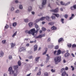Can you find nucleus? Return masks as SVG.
<instances>
[{"label":"nucleus","instance_id":"obj_1","mask_svg":"<svg viewBox=\"0 0 76 76\" xmlns=\"http://www.w3.org/2000/svg\"><path fill=\"white\" fill-rule=\"evenodd\" d=\"M35 33V28H33L31 29V30L28 31V34H31L32 35H34Z\"/></svg>","mask_w":76,"mask_h":76},{"label":"nucleus","instance_id":"obj_2","mask_svg":"<svg viewBox=\"0 0 76 76\" xmlns=\"http://www.w3.org/2000/svg\"><path fill=\"white\" fill-rule=\"evenodd\" d=\"M47 3V0H43L42 2V5H40L39 6V8L40 9H42L44 8V5H45Z\"/></svg>","mask_w":76,"mask_h":76},{"label":"nucleus","instance_id":"obj_3","mask_svg":"<svg viewBox=\"0 0 76 76\" xmlns=\"http://www.w3.org/2000/svg\"><path fill=\"white\" fill-rule=\"evenodd\" d=\"M61 56H58L56 57L54 59L56 60L57 61L58 63L61 61Z\"/></svg>","mask_w":76,"mask_h":76},{"label":"nucleus","instance_id":"obj_4","mask_svg":"<svg viewBox=\"0 0 76 76\" xmlns=\"http://www.w3.org/2000/svg\"><path fill=\"white\" fill-rule=\"evenodd\" d=\"M61 72L62 73V76H65L66 75V72L65 71V69L64 68H62L61 69Z\"/></svg>","mask_w":76,"mask_h":76},{"label":"nucleus","instance_id":"obj_5","mask_svg":"<svg viewBox=\"0 0 76 76\" xmlns=\"http://www.w3.org/2000/svg\"><path fill=\"white\" fill-rule=\"evenodd\" d=\"M8 71L10 72V75H13L14 73V71L12 70V67L11 66L9 68Z\"/></svg>","mask_w":76,"mask_h":76},{"label":"nucleus","instance_id":"obj_6","mask_svg":"<svg viewBox=\"0 0 76 76\" xmlns=\"http://www.w3.org/2000/svg\"><path fill=\"white\" fill-rule=\"evenodd\" d=\"M50 12H54V13H58V8H57L55 10H50Z\"/></svg>","mask_w":76,"mask_h":76},{"label":"nucleus","instance_id":"obj_7","mask_svg":"<svg viewBox=\"0 0 76 76\" xmlns=\"http://www.w3.org/2000/svg\"><path fill=\"white\" fill-rule=\"evenodd\" d=\"M70 9L72 10H74L76 9V5H74L73 6L71 7Z\"/></svg>","mask_w":76,"mask_h":76},{"label":"nucleus","instance_id":"obj_8","mask_svg":"<svg viewBox=\"0 0 76 76\" xmlns=\"http://www.w3.org/2000/svg\"><path fill=\"white\" fill-rule=\"evenodd\" d=\"M57 53H56V55L57 56H58L59 55H60L61 53V50H58L57 51Z\"/></svg>","mask_w":76,"mask_h":76},{"label":"nucleus","instance_id":"obj_9","mask_svg":"<svg viewBox=\"0 0 76 76\" xmlns=\"http://www.w3.org/2000/svg\"><path fill=\"white\" fill-rule=\"evenodd\" d=\"M57 29V27L55 26H53L51 28V30L52 31H54L56 30Z\"/></svg>","mask_w":76,"mask_h":76},{"label":"nucleus","instance_id":"obj_10","mask_svg":"<svg viewBox=\"0 0 76 76\" xmlns=\"http://www.w3.org/2000/svg\"><path fill=\"white\" fill-rule=\"evenodd\" d=\"M38 48V46L36 45L34 46V51H37V48Z\"/></svg>","mask_w":76,"mask_h":76},{"label":"nucleus","instance_id":"obj_11","mask_svg":"<svg viewBox=\"0 0 76 76\" xmlns=\"http://www.w3.org/2000/svg\"><path fill=\"white\" fill-rule=\"evenodd\" d=\"M4 55V53L2 51H1L0 52V57H3Z\"/></svg>","mask_w":76,"mask_h":76},{"label":"nucleus","instance_id":"obj_12","mask_svg":"<svg viewBox=\"0 0 76 76\" xmlns=\"http://www.w3.org/2000/svg\"><path fill=\"white\" fill-rule=\"evenodd\" d=\"M15 45H16V44H15V43H11V48H13V47H14Z\"/></svg>","mask_w":76,"mask_h":76},{"label":"nucleus","instance_id":"obj_13","mask_svg":"<svg viewBox=\"0 0 76 76\" xmlns=\"http://www.w3.org/2000/svg\"><path fill=\"white\" fill-rule=\"evenodd\" d=\"M64 41V40H63V38H60L58 40V42L60 43V42H62V41Z\"/></svg>","mask_w":76,"mask_h":76},{"label":"nucleus","instance_id":"obj_14","mask_svg":"<svg viewBox=\"0 0 76 76\" xmlns=\"http://www.w3.org/2000/svg\"><path fill=\"white\" fill-rule=\"evenodd\" d=\"M35 27L36 28L37 31H39V26L38 25H36Z\"/></svg>","mask_w":76,"mask_h":76},{"label":"nucleus","instance_id":"obj_15","mask_svg":"<svg viewBox=\"0 0 76 76\" xmlns=\"http://www.w3.org/2000/svg\"><path fill=\"white\" fill-rule=\"evenodd\" d=\"M70 56V54L69 53H66L64 55V56L65 57H68V56Z\"/></svg>","mask_w":76,"mask_h":76},{"label":"nucleus","instance_id":"obj_16","mask_svg":"<svg viewBox=\"0 0 76 76\" xmlns=\"http://www.w3.org/2000/svg\"><path fill=\"white\" fill-rule=\"evenodd\" d=\"M53 15H55L56 17H57V18H58L59 16H60V15H59V14H54L53 13Z\"/></svg>","mask_w":76,"mask_h":76},{"label":"nucleus","instance_id":"obj_17","mask_svg":"<svg viewBox=\"0 0 76 76\" xmlns=\"http://www.w3.org/2000/svg\"><path fill=\"white\" fill-rule=\"evenodd\" d=\"M13 67L14 69H17L19 67V66H18V65H16L15 66H13Z\"/></svg>","mask_w":76,"mask_h":76},{"label":"nucleus","instance_id":"obj_18","mask_svg":"<svg viewBox=\"0 0 76 76\" xmlns=\"http://www.w3.org/2000/svg\"><path fill=\"white\" fill-rule=\"evenodd\" d=\"M28 25L30 28H31V27L32 26V25H33V23L31 22L30 23H29Z\"/></svg>","mask_w":76,"mask_h":76},{"label":"nucleus","instance_id":"obj_19","mask_svg":"<svg viewBox=\"0 0 76 76\" xmlns=\"http://www.w3.org/2000/svg\"><path fill=\"white\" fill-rule=\"evenodd\" d=\"M46 18L47 20L49 21L50 20V18L48 16H47L46 17Z\"/></svg>","mask_w":76,"mask_h":76},{"label":"nucleus","instance_id":"obj_20","mask_svg":"<svg viewBox=\"0 0 76 76\" xmlns=\"http://www.w3.org/2000/svg\"><path fill=\"white\" fill-rule=\"evenodd\" d=\"M45 19V17H42L40 19H39V20H44Z\"/></svg>","mask_w":76,"mask_h":76},{"label":"nucleus","instance_id":"obj_21","mask_svg":"<svg viewBox=\"0 0 76 76\" xmlns=\"http://www.w3.org/2000/svg\"><path fill=\"white\" fill-rule=\"evenodd\" d=\"M32 10V7H29L28 8V11L30 12Z\"/></svg>","mask_w":76,"mask_h":76},{"label":"nucleus","instance_id":"obj_22","mask_svg":"<svg viewBox=\"0 0 76 76\" xmlns=\"http://www.w3.org/2000/svg\"><path fill=\"white\" fill-rule=\"evenodd\" d=\"M18 64L19 66H20L21 65V61H19L18 62Z\"/></svg>","mask_w":76,"mask_h":76},{"label":"nucleus","instance_id":"obj_23","mask_svg":"<svg viewBox=\"0 0 76 76\" xmlns=\"http://www.w3.org/2000/svg\"><path fill=\"white\" fill-rule=\"evenodd\" d=\"M17 34V31H16L14 34L12 35V37H15V35Z\"/></svg>","mask_w":76,"mask_h":76},{"label":"nucleus","instance_id":"obj_24","mask_svg":"<svg viewBox=\"0 0 76 76\" xmlns=\"http://www.w3.org/2000/svg\"><path fill=\"white\" fill-rule=\"evenodd\" d=\"M49 25H51L53 26V25H54V23L53 22H51V23H48Z\"/></svg>","mask_w":76,"mask_h":76},{"label":"nucleus","instance_id":"obj_25","mask_svg":"<svg viewBox=\"0 0 76 76\" xmlns=\"http://www.w3.org/2000/svg\"><path fill=\"white\" fill-rule=\"evenodd\" d=\"M16 25H17V23L16 22H15L12 24L13 26H16Z\"/></svg>","mask_w":76,"mask_h":76},{"label":"nucleus","instance_id":"obj_26","mask_svg":"<svg viewBox=\"0 0 76 76\" xmlns=\"http://www.w3.org/2000/svg\"><path fill=\"white\" fill-rule=\"evenodd\" d=\"M40 58V57H38L37 58H35V61H39V58Z\"/></svg>","mask_w":76,"mask_h":76},{"label":"nucleus","instance_id":"obj_27","mask_svg":"<svg viewBox=\"0 0 76 76\" xmlns=\"http://www.w3.org/2000/svg\"><path fill=\"white\" fill-rule=\"evenodd\" d=\"M44 76H48V72H45L44 73Z\"/></svg>","mask_w":76,"mask_h":76},{"label":"nucleus","instance_id":"obj_28","mask_svg":"<svg viewBox=\"0 0 76 76\" xmlns=\"http://www.w3.org/2000/svg\"><path fill=\"white\" fill-rule=\"evenodd\" d=\"M64 19L63 18H61V22H62V23H64Z\"/></svg>","mask_w":76,"mask_h":76},{"label":"nucleus","instance_id":"obj_29","mask_svg":"<svg viewBox=\"0 0 76 76\" xmlns=\"http://www.w3.org/2000/svg\"><path fill=\"white\" fill-rule=\"evenodd\" d=\"M42 36L41 35H39V36L36 37V38H42Z\"/></svg>","mask_w":76,"mask_h":76},{"label":"nucleus","instance_id":"obj_30","mask_svg":"<svg viewBox=\"0 0 76 76\" xmlns=\"http://www.w3.org/2000/svg\"><path fill=\"white\" fill-rule=\"evenodd\" d=\"M54 60H55V63L56 64H58V61L57 60H56V59H54Z\"/></svg>","mask_w":76,"mask_h":76},{"label":"nucleus","instance_id":"obj_31","mask_svg":"<svg viewBox=\"0 0 76 76\" xmlns=\"http://www.w3.org/2000/svg\"><path fill=\"white\" fill-rule=\"evenodd\" d=\"M19 8L20 9H23V7H22V5L21 4L20 5Z\"/></svg>","mask_w":76,"mask_h":76},{"label":"nucleus","instance_id":"obj_32","mask_svg":"<svg viewBox=\"0 0 76 76\" xmlns=\"http://www.w3.org/2000/svg\"><path fill=\"white\" fill-rule=\"evenodd\" d=\"M28 20H28V19H26L24 20V21H25V22H28Z\"/></svg>","mask_w":76,"mask_h":76},{"label":"nucleus","instance_id":"obj_33","mask_svg":"<svg viewBox=\"0 0 76 76\" xmlns=\"http://www.w3.org/2000/svg\"><path fill=\"white\" fill-rule=\"evenodd\" d=\"M67 46H68V47H69V48H70V47H72V44H69V45H67Z\"/></svg>","mask_w":76,"mask_h":76},{"label":"nucleus","instance_id":"obj_34","mask_svg":"<svg viewBox=\"0 0 76 76\" xmlns=\"http://www.w3.org/2000/svg\"><path fill=\"white\" fill-rule=\"evenodd\" d=\"M55 69H51V71L52 72V73H54V72H55Z\"/></svg>","mask_w":76,"mask_h":76},{"label":"nucleus","instance_id":"obj_35","mask_svg":"<svg viewBox=\"0 0 76 76\" xmlns=\"http://www.w3.org/2000/svg\"><path fill=\"white\" fill-rule=\"evenodd\" d=\"M58 45H57L55 47V49H56V50H57V49H58Z\"/></svg>","mask_w":76,"mask_h":76},{"label":"nucleus","instance_id":"obj_36","mask_svg":"<svg viewBox=\"0 0 76 76\" xmlns=\"http://www.w3.org/2000/svg\"><path fill=\"white\" fill-rule=\"evenodd\" d=\"M41 73V72L39 71L37 74V75H40Z\"/></svg>","mask_w":76,"mask_h":76},{"label":"nucleus","instance_id":"obj_37","mask_svg":"<svg viewBox=\"0 0 76 76\" xmlns=\"http://www.w3.org/2000/svg\"><path fill=\"white\" fill-rule=\"evenodd\" d=\"M42 31H46V29L44 27H42Z\"/></svg>","mask_w":76,"mask_h":76},{"label":"nucleus","instance_id":"obj_38","mask_svg":"<svg viewBox=\"0 0 76 76\" xmlns=\"http://www.w3.org/2000/svg\"><path fill=\"white\" fill-rule=\"evenodd\" d=\"M64 17L65 18L67 19L68 17V15L67 14H65L64 15Z\"/></svg>","mask_w":76,"mask_h":76},{"label":"nucleus","instance_id":"obj_39","mask_svg":"<svg viewBox=\"0 0 76 76\" xmlns=\"http://www.w3.org/2000/svg\"><path fill=\"white\" fill-rule=\"evenodd\" d=\"M72 48H75V47H76V45L73 44L72 45Z\"/></svg>","mask_w":76,"mask_h":76},{"label":"nucleus","instance_id":"obj_40","mask_svg":"<svg viewBox=\"0 0 76 76\" xmlns=\"http://www.w3.org/2000/svg\"><path fill=\"white\" fill-rule=\"evenodd\" d=\"M21 48L22 51H23L24 50H26V49H25V48L22 47Z\"/></svg>","mask_w":76,"mask_h":76},{"label":"nucleus","instance_id":"obj_41","mask_svg":"<svg viewBox=\"0 0 76 76\" xmlns=\"http://www.w3.org/2000/svg\"><path fill=\"white\" fill-rule=\"evenodd\" d=\"M5 28L7 29L9 28V26L7 24H6V26L5 27Z\"/></svg>","mask_w":76,"mask_h":76},{"label":"nucleus","instance_id":"obj_42","mask_svg":"<svg viewBox=\"0 0 76 76\" xmlns=\"http://www.w3.org/2000/svg\"><path fill=\"white\" fill-rule=\"evenodd\" d=\"M47 50H46L45 52H44L43 53V55H44L46 53H47Z\"/></svg>","mask_w":76,"mask_h":76},{"label":"nucleus","instance_id":"obj_43","mask_svg":"<svg viewBox=\"0 0 76 76\" xmlns=\"http://www.w3.org/2000/svg\"><path fill=\"white\" fill-rule=\"evenodd\" d=\"M39 21H40V20H39V19L36 20L35 22H36V23H37V22H38Z\"/></svg>","mask_w":76,"mask_h":76},{"label":"nucleus","instance_id":"obj_44","mask_svg":"<svg viewBox=\"0 0 76 76\" xmlns=\"http://www.w3.org/2000/svg\"><path fill=\"white\" fill-rule=\"evenodd\" d=\"M9 59L10 60H12V57L11 56H9Z\"/></svg>","mask_w":76,"mask_h":76},{"label":"nucleus","instance_id":"obj_45","mask_svg":"<svg viewBox=\"0 0 76 76\" xmlns=\"http://www.w3.org/2000/svg\"><path fill=\"white\" fill-rule=\"evenodd\" d=\"M71 68H72V70H75V68L73 67V66H71Z\"/></svg>","mask_w":76,"mask_h":76},{"label":"nucleus","instance_id":"obj_46","mask_svg":"<svg viewBox=\"0 0 76 76\" xmlns=\"http://www.w3.org/2000/svg\"><path fill=\"white\" fill-rule=\"evenodd\" d=\"M60 3L61 5H64V3H63V2L62 1H61Z\"/></svg>","mask_w":76,"mask_h":76},{"label":"nucleus","instance_id":"obj_47","mask_svg":"<svg viewBox=\"0 0 76 76\" xmlns=\"http://www.w3.org/2000/svg\"><path fill=\"white\" fill-rule=\"evenodd\" d=\"M52 19H54L56 18V17H55V16H54L53 15L52 16Z\"/></svg>","mask_w":76,"mask_h":76},{"label":"nucleus","instance_id":"obj_48","mask_svg":"<svg viewBox=\"0 0 76 76\" xmlns=\"http://www.w3.org/2000/svg\"><path fill=\"white\" fill-rule=\"evenodd\" d=\"M50 41H51V39L50 38H49L48 39V42H50Z\"/></svg>","mask_w":76,"mask_h":76},{"label":"nucleus","instance_id":"obj_49","mask_svg":"<svg viewBox=\"0 0 76 76\" xmlns=\"http://www.w3.org/2000/svg\"><path fill=\"white\" fill-rule=\"evenodd\" d=\"M5 42H6V40H3L2 41V43L3 44H4V43H5Z\"/></svg>","mask_w":76,"mask_h":76},{"label":"nucleus","instance_id":"obj_50","mask_svg":"<svg viewBox=\"0 0 76 76\" xmlns=\"http://www.w3.org/2000/svg\"><path fill=\"white\" fill-rule=\"evenodd\" d=\"M22 48H20L19 49V51H20V52L22 51Z\"/></svg>","mask_w":76,"mask_h":76},{"label":"nucleus","instance_id":"obj_51","mask_svg":"<svg viewBox=\"0 0 76 76\" xmlns=\"http://www.w3.org/2000/svg\"><path fill=\"white\" fill-rule=\"evenodd\" d=\"M32 56H30L28 57V58H29V59H31V58H32Z\"/></svg>","mask_w":76,"mask_h":76},{"label":"nucleus","instance_id":"obj_52","mask_svg":"<svg viewBox=\"0 0 76 76\" xmlns=\"http://www.w3.org/2000/svg\"><path fill=\"white\" fill-rule=\"evenodd\" d=\"M71 55L73 57H75V55H74V54H73V53H72L71 54Z\"/></svg>","mask_w":76,"mask_h":76},{"label":"nucleus","instance_id":"obj_53","mask_svg":"<svg viewBox=\"0 0 76 76\" xmlns=\"http://www.w3.org/2000/svg\"><path fill=\"white\" fill-rule=\"evenodd\" d=\"M65 69V70H68V67H66Z\"/></svg>","mask_w":76,"mask_h":76},{"label":"nucleus","instance_id":"obj_54","mask_svg":"<svg viewBox=\"0 0 76 76\" xmlns=\"http://www.w3.org/2000/svg\"><path fill=\"white\" fill-rule=\"evenodd\" d=\"M16 13H19V10H17V11H16V12H15Z\"/></svg>","mask_w":76,"mask_h":76},{"label":"nucleus","instance_id":"obj_55","mask_svg":"<svg viewBox=\"0 0 76 76\" xmlns=\"http://www.w3.org/2000/svg\"><path fill=\"white\" fill-rule=\"evenodd\" d=\"M56 53H57V50H56L54 51V54H56Z\"/></svg>","mask_w":76,"mask_h":76},{"label":"nucleus","instance_id":"obj_56","mask_svg":"<svg viewBox=\"0 0 76 76\" xmlns=\"http://www.w3.org/2000/svg\"><path fill=\"white\" fill-rule=\"evenodd\" d=\"M31 75V73H30V74L27 75V76H30Z\"/></svg>","mask_w":76,"mask_h":76},{"label":"nucleus","instance_id":"obj_57","mask_svg":"<svg viewBox=\"0 0 76 76\" xmlns=\"http://www.w3.org/2000/svg\"><path fill=\"white\" fill-rule=\"evenodd\" d=\"M73 18L72 17H71L69 18V20H71V19H73Z\"/></svg>","mask_w":76,"mask_h":76},{"label":"nucleus","instance_id":"obj_58","mask_svg":"<svg viewBox=\"0 0 76 76\" xmlns=\"http://www.w3.org/2000/svg\"><path fill=\"white\" fill-rule=\"evenodd\" d=\"M28 53H30V54H32V52L31 51H29L28 52Z\"/></svg>","mask_w":76,"mask_h":76},{"label":"nucleus","instance_id":"obj_59","mask_svg":"<svg viewBox=\"0 0 76 76\" xmlns=\"http://www.w3.org/2000/svg\"><path fill=\"white\" fill-rule=\"evenodd\" d=\"M31 13L32 15H34L35 14V12H32Z\"/></svg>","mask_w":76,"mask_h":76},{"label":"nucleus","instance_id":"obj_60","mask_svg":"<svg viewBox=\"0 0 76 76\" xmlns=\"http://www.w3.org/2000/svg\"><path fill=\"white\" fill-rule=\"evenodd\" d=\"M11 10H12V11L14 10V7H12L11 9Z\"/></svg>","mask_w":76,"mask_h":76},{"label":"nucleus","instance_id":"obj_61","mask_svg":"<svg viewBox=\"0 0 76 76\" xmlns=\"http://www.w3.org/2000/svg\"><path fill=\"white\" fill-rule=\"evenodd\" d=\"M15 2L16 3H18V1L16 0L15 1Z\"/></svg>","mask_w":76,"mask_h":76},{"label":"nucleus","instance_id":"obj_62","mask_svg":"<svg viewBox=\"0 0 76 76\" xmlns=\"http://www.w3.org/2000/svg\"><path fill=\"white\" fill-rule=\"evenodd\" d=\"M7 74H4V76H7Z\"/></svg>","mask_w":76,"mask_h":76},{"label":"nucleus","instance_id":"obj_63","mask_svg":"<svg viewBox=\"0 0 76 76\" xmlns=\"http://www.w3.org/2000/svg\"><path fill=\"white\" fill-rule=\"evenodd\" d=\"M42 37H45V34H43L42 35Z\"/></svg>","mask_w":76,"mask_h":76},{"label":"nucleus","instance_id":"obj_64","mask_svg":"<svg viewBox=\"0 0 76 76\" xmlns=\"http://www.w3.org/2000/svg\"><path fill=\"white\" fill-rule=\"evenodd\" d=\"M17 76V74H14V76Z\"/></svg>","mask_w":76,"mask_h":76}]
</instances>
